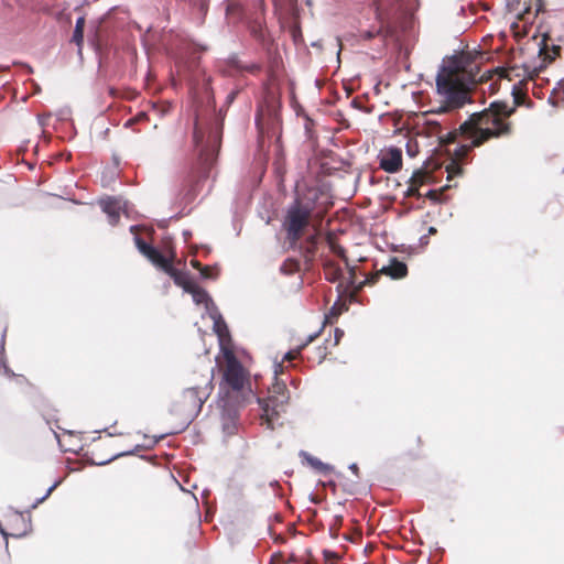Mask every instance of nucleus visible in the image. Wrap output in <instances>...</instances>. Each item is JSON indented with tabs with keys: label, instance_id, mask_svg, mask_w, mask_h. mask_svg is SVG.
<instances>
[{
	"label": "nucleus",
	"instance_id": "obj_43",
	"mask_svg": "<svg viewBox=\"0 0 564 564\" xmlns=\"http://www.w3.org/2000/svg\"><path fill=\"white\" fill-rule=\"evenodd\" d=\"M192 265L198 270H200L204 265H202V263L197 260H193L192 261Z\"/></svg>",
	"mask_w": 564,
	"mask_h": 564
},
{
	"label": "nucleus",
	"instance_id": "obj_20",
	"mask_svg": "<svg viewBox=\"0 0 564 564\" xmlns=\"http://www.w3.org/2000/svg\"><path fill=\"white\" fill-rule=\"evenodd\" d=\"M101 208L104 213L108 215V220L110 225L115 226L119 223L120 219V208L118 203L113 198H108L101 202Z\"/></svg>",
	"mask_w": 564,
	"mask_h": 564
},
{
	"label": "nucleus",
	"instance_id": "obj_17",
	"mask_svg": "<svg viewBox=\"0 0 564 564\" xmlns=\"http://www.w3.org/2000/svg\"><path fill=\"white\" fill-rule=\"evenodd\" d=\"M257 4L259 6L260 12H256L253 15H248L246 19L247 26L254 39L262 40L263 39V0H257Z\"/></svg>",
	"mask_w": 564,
	"mask_h": 564
},
{
	"label": "nucleus",
	"instance_id": "obj_12",
	"mask_svg": "<svg viewBox=\"0 0 564 564\" xmlns=\"http://www.w3.org/2000/svg\"><path fill=\"white\" fill-rule=\"evenodd\" d=\"M348 275L346 278H343L345 280V290H350L352 294L358 293L365 285H373L378 279L379 274H372L370 276H366L362 281H358L357 279V269L356 267H351L348 263Z\"/></svg>",
	"mask_w": 564,
	"mask_h": 564
},
{
	"label": "nucleus",
	"instance_id": "obj_29",
	"mask_svg": "<svg viewBox=\"0 0 564 564\" xmlns=\"http://www.w3.org/2000/svg\"><path fill=\"white\" fill-rule=\"evenodd\" d=\"M429 178L430 175L427 172L423 170H417L412 174L410 183L414 186L421 187L423 184L427 182Z\"/></svg>",
	"mask_w": 564,
	"mask_h": 564
},
{
	"label": "nucleus",
	"instance_id": "obj_35",
	"mask_svg": "<svg viewBox=\"0 0 564 564\" xmlns=\"http://www.w3.org/2000/svg\"><path fill=\"white\" fill-rule=\"evenodd\" d=\"M405 196L406 197H420L421 196L420 187L414 186L410 183V186L405 192Z\"/></svg>",
	"mask_w": 564,
	"mask_h": 564
},
{
	"label": "nucleus",
	"instance_id": "obj_46",
	"mask_svg": "<svg viewBox=\"0 0 564 564\" xmlns=\"http://www.w3.org/2000/svg\"><path fill=\"white\" fill-rule=\"evenodd\" d=\"M324 554H325V556H326V557H328V556H329V554H332V552H329V551H324Z\"/></svg>",
	"mask_w": 564,
	"mask_h": 564
},
{
	"label": "nucleus",
	"instance_id": "obj_42",
	"mask_svg": "<svg viewBox=\"0 0 564 564\" xmlns=\"http://www.w3.org/2000/svg\"><path fill=\"white\" fill-rule=\"evenodd\" d=\"M426 196L430 198V199H433V200H437L438 199V196L440 194L437 193V191H429Z\"/></svg>",
	"mask_w": 564,
	"mask_h": 564
},
{
	"label": "nucleus",
	"instance_id": "obj_21",
	"mask_svg": "<svg viewBox=\"0 0 564 564\" xmlns=\"http://www.w3.org/2000/svg\"><path fill=\"white\" fill-rule=\"evenodd\" d=\"M144 257H147L154 265H156L163 272L173 262V256L171 258H166L154 247L148 250V253H145Z\"/></svg>",
	"mask_w": 564,
	"mask_h": 564
},
{
	"label": "nucleus",
	"instance_id": "obj_13",
	"mask_svg": "<svg viewBox=\"0 0 564 564\" xmlns=\"http://www.w3.org/2000/svg\"><path fill=\"white\" fill-rule=\"evenodd\" d=\"M261 70V65L258 63H243L238 57L232 56L226 63V73L230 76H236L242 73L258 74Z\"/></svg>",
	"mask_w": 564,
	"mask_h": 564
},
{
	"label": "nucleus",
	"instance_id": "obj_36",
	"mask_svg": "<svg viewBox=\"0 0 564 564\" xmlns=\"http://www.w3.org/2000/svg\"><path fill=\"white\" fill-rule=\"evenodd\" d=\"M196 285L197 284L189 276L188 279L185 280V282L183 283V285H181V288L185 292L191 293Z\"/></svg>",
	"mask_w": 564,
	"mask_h": 564
},
{
	"label": "nucleus",
	"instance_id": "obj_8",
	"mask_svg": "<svg viewBox=\"0 0 564 564\" xmlns=\"http://www.w3.org/2000/svg\"><path fill=\"white\" fill-rule=\"evenodd\" d=\"M286 390L284 384H275L274 392L281 394L284 398V391ZM262 414H261V424L265 425L269 430H274L276 425H282V422H279L280 413L284 411V399H280L276 395H270L267 399L259 400Z\"/></svg>",
	"mask_w": 564,
	"mask_h": 564
},
{
	"label": "nucleus",
	"instance_id": "obj_41",
	"mask_svg": "<svg viewBox=\"0 0 564 564\" xmlns=\"http://www.w3.org/2000/svg\"><path fill=\"white\" fill-rule=\"evenodd\" d=\"M215 329L220 338L224 336V332H227L226 326H220L218 323L215 324Z\"/></svg>",
	"mask_w": 564,
	"mask_h": 564
},
{
	"label": "nucleus",
	"instance_id": "obj_33",
	"mask_svg": "<svg viewBox=\"0 0 564 564\" xmlns=\"http://www.w3.org/2000/svg\"><path fill=\"white\" fill-rule=\"evenodd\" d=\"M72 42H74L80 48L84 42V30L75 29Z\"/></svg>",
	"mask_w": 564,
	"mask_h": 564
},
{
	"label": "nucleus",
	"instance_id": "obj_32",
	"mask_svg": "<svg viewBox=\"0 0 564 564\" xmlns=\"http://www.w3.org/2000/svg\"><path fill=\"white\" fill-rule=\"evenodd\" d=\"M310 464L312 467H314L315 469L322 471V473H326L329 470V466L324 464L323 462H321L318 458H315V457H311L308 459Z\"/></svg>",
	"mask_w": 564,
	"mask_h": 564
},
{
	"label": "nucleus",
	"instance_id": "obj_16",
	"mask_svg": "<svg viewBox=\"0 0 564 564\" xmlns=\"http://www.w3.org/2000/svg\"><path fill=\"white\" fill-rule=\"evenodd\" d=\"M226 20L229 24L245 22L249 13L237 0H226L225 2Z\"/></svg>",
	"mask_w": 564,
	"mask_h": 564
},
{
	"label": "nucleus",
	"instance_id": "obj_9",
	"mask_svg": "<svg viewBox=\"0 0 564 564\" xmlns=\"http://www.w3.org/2000/svg\"><path fill=\"white\" fill-rule=\"evenodd\" d=\"M379 166L387 173H397L402 169V151L392 147L381 152Z\"/></svg>",
	"mask_w": 564,
	"mask_h": 564
},
{
	"label": "nucleus",
	"instance_id": "obj_37",
	"mask_svg": "<svg viewBox=\"0 0 564 564\" xmlns=\"http://www.w3.org/2000/svg\"><path fill=\"white\" fill-rule=\"evenodd\" d=\"M344 336V332L339 328L335 329L334 334V346H337Z\"/></svg>",
	"mask_w": 564,
	"mask_h": 564
},
{
	"label": "nucleus",
	"instance_id": "obj_30",
	"mask_svg": "<svg viewBox=\"0 0 564 564\" xmlns=\"http://www.w3.org/2000/svg\"><path fill=\"white\" fill-rule=\"evenodd\" d=\"M189 294L196 304H204L209 300L208 293L199 285H196Z\"/></svg>",
	"mask_w": 564,
	"mask_h": 564
},
{
	"label": "nucleus",
	"instance_id": "obj_6",
	"mask_svg": "<svg viewBox=\"0 0 564 564\" xmlns=\"http://www.w3.org/2000/svg\"><path fill=\"white\" fill-rule=\"evenodd\" d=\"M311 221H314V218L305 212H302V209L297 208L293 204L289 206L282 227L286 234V240L291 248H295L299 245L305 228L308 227Z\"/></svg>",
	"mask_w": 564,
	"mask_h": 564
},
{
	"label": "nucleus",
	"instance_id": "obj_14",
	"mask_svg": "<svg viewBox=\"0 0 564 564\" xmlns=\"http://www.w3.org/2000/svg\"><path fill=\"white\" fill-rule=\"evenodd\" d=\"M318 238V234H313L299 246L300 253L304 259L305 270H310L313 264L317 251Z\"/></svg>",
	"mask_w": 564,
	"mask_h": 564
},
{
	"label": "nucleus",
	"instance_id": "obj_11",
	"mask_svg": "<svg viewBox=\"0 0 564 564\" xmlns=\"http://www.w3.org/2000/svg\"><path fill=\"white\" fill-rule=\"evenodd\" d=\"M550 37L544 35L539 50L540 65L534 68V73L538 74L551 64L560 55L561 46L555 44H549Z\"/></svg>",
	"mask_w": 564,
	"mask_h": 564
},
{
	"label": "nucleus",
	"instance_id": "obj_25",
	"mask_svg": "<svg viewBox=\"0 0 564 564\" xmlns=\"http://www.w3.org/2000/svg\"><path fill=\"white\" fill-rule=\"evenodd\" d=\"M328 354V347L324 344L314 348V350L307 356V360L312 364L321 365Z\"/></svg>",
	"mask_w": 564,
	"mask_h": 564
},
{
	"label": "nucleus",
	"instance_id": "obj_22",
	"mask_svg": "<svg viewBox=\"0 0 564 564\" xmlns=\"http://www.w3.org/2000/svg\"><path fill=\"white\" fill-rule=\"evenodd\" d=\"M426 130L430 135H436L440 139L441 145H448L453 142H445L447 134L451 132H446L445 134L442 133V126L440 122L434 120H427L426 121Z\"/></svg>",
	"mask_w": 564,
	"mask_h": 564
},
{
	"label": "nucleus",
	"instance_id": "obj_4",
	"mask_svg": "<svg viewBox=\"0 0 564 564\" xmlns=\"http://www.w3.org/2000/svg\"><path fill=\"white\" fill-rule=\"evenodd\" d=\"M212 391V379L204 387H191L185 389L174 402L172 412L183 417L184 424H188L200 412L203 404Z\"/></svg>",
	"mask_w": 564,
	"mask_h": 564
},
{
	"label": "nucleus",
	"instance_id": "obj_1",
	"mask_svg": "<svg viewBox=\"0 0 564 564\" xmlns=\"http://www.w3.org/2000/svg\"><path fill=\"white\" fill-rule=\"evenodd\" d=\"M516 107L506 101H492L481 111L471 113L457 129L451 131L445 142H455L458 138L467 142L454 150L455 160L447 166V181L463 174L459 164L474 148H479L490 140L507 139L513 135L514 124L510 118Z\"/></svg>",
	"mask_w": 564,
	"mask_h": 564
},
{
	"label": "nucleus",
	"instance_id": "obj_7",
	"mask_svg": "<svg viewBox=\"0 0 564 564\" xmlns=\"http://www.w3.org/2000/svg\"><path fill=\"white\" fill-rule=\"evenodd\" d=\"M221 350L225 359V366L223 369L224 380L232 390L240 391L248 381V371L237 359L232 349L223 347Z\"/></svg>",
	"mask_w": 564,
	"mask_h": 564
},
{
	"label": "nucleus",
	"instance_id": "obj_19",
	"mask_svg": "<svg viewBox=\"0 0 564 564\" xmlns=\"http://www.w3.org/2000/svg\"><path fill=\"white\" fill-rule=\"evenodd\" d=\"M381 272L392 279H402L408 274V267L404 262L392 259L387 267H383Z\"/></svg>",
	"mask_w": 564,
	"mask_h": 564
},
{
	"label": "nucleus",
	"instance_id": "obj_10",
	"mask_svg": "<svg viewBox=\"0 0 564 564\" xmlns=\"http://www.w3.org/2000/svg\"><path fill=\"white\" fill-rule=\"evenodd\" d=\"M508 7L519 19L524 20L530 14L536 17L542 9V3L541 0H510Z\"/></svg>",
	"mask_w": 564,
	"mask_h": 564
},
{
	"label": "nucleus",
	"instance_id": "obj_45",
	"mask_svg": "<svg viewBox=\"0 0 564 564\" xmlns=\"http://www.w3.org/2000/svg\"><path fill=\"white\" fill-rule=\"evenodd\" d=\"M53 488H54V487H51V488L47 490L46 495H45L43 498H41V499H40V501H43L47 496H50V494L52 492Z\"/></svg>",
	"mask_w": 564,
	"mask_h": 564
},
{
	"label": "nucleus",
	"instance_id": "obj_44",
	"mask_svg": "<svg viewBox=\"0 0 564 564\" xmlns=\"http://www.w3.org/2000/svg\"><path fill=\"white\" fill-rule=\"evenodd\" d=\"M437 232L436 228L435 227H430L429 228V234L430 235H435Z\"/></svg>",
	"mask_w": 564,
	"mask_h": 564
},
{
	"label": "nucleus",
	"instance_id": "obj_34",
	"mask_svg": "<svg viewBox=\"0 0 564 564\" xmlns=\"http://www.w3.org/2000/svg\"><path fill=\"white\" fill-rule=\"evenodd\" d=\"M135 243H137V247L139 249V251L144 256L145 253H148V250H150L152 248L151 245L147 243L144 240H142L141 238H135Z\"/></svg>",
	"mask_w": 564,
	"mask_h": 564
},
{
	"label": "nucleus",
	"instance_id": "obj_23",
	"mask_svg": "<svg viewBox=\"0 0 564 564\" xmlns=\"http://www.w3.org/2000/svg\"><path fill=\"white\" fill-rule=\"evenodd\" d=\"M319 335V332L315 333V334H312L310 335L305 341H303L302 344H300L296 348L288 351L284 356V360H288V361H291V360H294L296 358H299L302 354V350L304 348H306L312 341H314Z\"/></svg>",
	"mask_w": 564,
	"mask_h": 564
},
{
	"label": "nucleus",
	"instance_id": "obj_2",
	"mask_svg": "<svg viewBox=\"0 0 564 564\" xmlns=\"http://www.w3.org/2000/svg\"><path fill=\"white\" fill-rule=\"evenodd\" d=\"M475 84L476 75L462 67L457 59L443 66L436 76V87L438 94L444 98V104L436 112H448L470 104L473 101L470 90Z\"/></svg>",
	"mask_w": 564,
	"mask_h": 564
},
{
	"label": "nucleus",
	"instance_id": "obj_15",
	"mask_svg": "<svg viewBox=\"0 0 564 564\" xmlns=\"http://www.w3.org/2000/svg\"><path fill=\"white\" fill-rule=\"evenodd\" d=\"M514 73H516L514 67H497V68H494V69L488 70L487 73L482 74L479 77V82H481V83L492 82L490 84V88H491V91H495V88H492V86L495 85V83L497 80L507 79V80L511 82L513 79V76H519L518 74H514ZM477 82H478V79L476 78V83Z\"/></svg>",
	"mask_w": 564,
	"mask_h": 564
},
{
	"label": "nucleus",
	"instance_id": "obj_18",
	"mask_svg": "<svg viewBox=\"0 0 564 564\" xmlns=\"http://www.w3.org/2000/svg\"><path fill=\"white\" fill-rule=\"evenodd\" d=\"M323 272H324L325 279L328 282H332V283L339 282V284L337 285V289L339 291L344 289V281H341L344 278L343 271H341L340 267L334 260L326 259L324 261Z\"/></svg>",
	"mask_w": 564,
	"mask_h": 564
},
{
	"label": "nucleus",
	"instance_id": "obj_39",
	"mask_svg": "<svg viewBox=\"0 0 564 564\" xmlns=\"http://www.w3.org/2000/svg\"><path fill=\"white\" fill-rule=\"evenodd\" d=\"M130 452H127L126 454H129ZM124 453H116V454H112L109 458L105 459V460H101L99 462L98 464L99 465H102V464H106L108 462H111L115 458L119 457V456H122Z\"/></svg>",
	"mask_w": 564,
	"mask_h": 564
},
{
	"label": "nucleus",
	"instance_id": "obj_31",
	"mask_svg": "<svg viewBox=\"0 0 564 564\" xmlns=\"http://www.w3.org/2000/svg\"><path fill=\"white\" fill-rule=\"evenodd\" d=\"M382 32V26L372 28L370 30L362 31L360 36L365 40H372L376 36L380 35Z\"/></svg>",
	"mask_w": 564,
	"mask_h": 564
},
{
	"label": "nucleus",
	"instance_id": "obj_27",
	"mask_svg": "<svg viewBox=\"0 0 564 564\" xmlns=\"http://www.w3.org/2000/svg\"><path fill=\"white\" fill-rule=\"evenodd\" d=\"M327 242L330 247V250L343 260V262L345 263L346 267H348L349 259L346 254L345 248L339 246L338 243H336V241L334 240V238L330 234H328V236H327Z\"/></svg>",
	"mask_w": 564,
	"mask_h": 564
},
{
	"label": "nucleus",
	"instance_id": "obj_26",
	"mask_svg": "<svg viewBox=\"0 0 564 564\" xmlns=\"http://www.w3.org/2000/svg\"><path fill=\"white\" fill-rule=\"evenodd\" d=\"M164 272L173 279L174 283L177 286L183 285L185 280L189 278V274L187 272L176 269L173 265V262L166 268Z\"/></svg>",
	"mask_w": 564,
	"mask_h": 564
},
{
	"label": "nucleus",
	"instance_id": "obj_38",
	"mask_svg": "<svg viewBox=\"0 0 564 564\" xmlns=\"http://www.w3.org/2000/svg\"><path fill=\"white\" fill-rule=\"evenodd\" d=\"M202 276L209 279L213 278L212 268L210 267H203L200 270Z\"/></svg>",
	"mask_w": 564,
	"mask_h": 564
},
{
	"label": "nucleus",
	"instance_id": "obj_5",
	"mask_svg": "<svg viewBox=\"0 0 564 564\" xmlns=\"http://www.w3.org/2000/svg\"><path fill=\"white\" fill-rule=\"evenodd\" d=\"M324 197L325 194L319 187H305L296 192L292 204L314 218V223L319 224L332 205L327 200H322Z\"/></svg>",
	"mask_w": 564,
	"mask_h": 564
},
{
	"label": "nucleus",
	"instance_id": "obj_3",
	"mask_svg": "<svg viewBox=\"0 0 564 564\" xmlns=\"http://www.w3.org/2000/svg\"><path fill=\"white\" fill-rule=\"evenodd\" d=\"M193 140L198 151V162L197 167L188 174L184 182L183 191L188 199L195 197L197 182L207 176L210 167L216 162L221 143V129L216 124L205 128L196 121Z\"/></svg>",
	"mask_w": 564,
	"mask_h": 564
},
{
	"label": "nucleus",
	"instance_id": "obj_40",
	"mask_svg": "<svg viewBox=\"0 0 564 564\" xmlns=\"http://www.w3.org/2000/svg\"><path fill=\"white\" fill-rule=\"evenodd\" d=\"M75 29H79V30H84L85 29V18L84 17H79L76 20Z\"/></svg>",
	"mask_w": 564,
	"mask_h": 564
},
{
	"label": "nucleus",
	"instance_id": "obj_24",
	"mask_svg": "<svg viewBox=\"0 0 564 564\" xmlns=\"http://www.w3.org/2000/svg\"><path fill=\"white\" fill-rule=\"evenodd\" d=\"M301 271V262L295 258H286L280 265V272L284 275H293Z\"/></svg>",
	"mask_w": 564,
	"mask_h": 564
},
{
	"label": "nucleus",
	"instance_id": "obj_28",
	"mask_svg": "<svg viewBox=\"0 0 564 564\" xmlns=\"http://www.w3.org/2000/svg\"><path fill=\"white\" fill-rule=\"evenodd\" d=\"M513 105L516 108L524 105L528 101V106L532 105V101L528 99L527 94L523 93L517 85L512 88Z\"/></svg>",
	"mask_w": 564,
	"mask_h": 564
}]
</instances>
